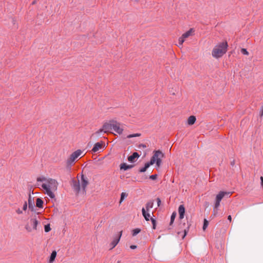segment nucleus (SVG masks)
Returning <instances> with one entry per match:
<instances>
[{"mask_svg": "<svg viewBox=\"0 0 263 263\" xmlns=\"http://www.w3.org/2000/svg\"><path fill=\"white\" fill-rule=\"evenodd\" d=\"M58 183L54 179L48 178L46 182H44L42 187L45 190L46 193L51 198L54 197V191L57 190Z\"/></svg>", "mask_w": 263, "mask_h": 263, "instance_id": "nucleus-1", "label": "nucleus"}, {"mask_svg": "<svg viewBox=\"0 0 263 263\" xmlns=\"http://www.w3.org/2000/svg\"><path fill=\"white\" fill-rule=\"evenodd\" d=\"M228 44L226 42L219 43L213 48L212 55L215 58H219L225 54L227 51Z\"/></svg>", "mask_w": 263, "mask_h": 263, "instance_id": "nucleus-2", "label": "nucleus"}, {"mask_svg": "<svg viewBox=\"0 0 263 263\" xmlns=\"http://www.w3.org/2000/svg\"><path fill=\"white\" fill-rule=\"evenodd\" d=\"M154 153L149 163L152 165L156 163L157 166L159 167L162 163V159L164 157V155L159 150L154 151Z\"/></svg>", "mask_w": 263, "mask_h": 263, "instance_id": "nucleus-3", "label": "nucleus"}, {"mask_svg": "<svg viewBox=\"0 0 263 263\" xmlns=\"http://www.w3.org/2000/svg\"><path fill=\"white\" fill-rule=\"evenodd\" d=\"M38 223L39 221L36 218H32L26 224L25 229L27 232H31L37 230V226Z\"/></svg>", "mask_w": 263, "mask_h": 263, "instance_id": "nucleus-4", "label": "nucleus"}, {"mask_svg": "<svg viewBox=\"0 0 263 263\" xmlns=\"http://www.w3.org/2000/svg\"><path fill=\"white\" fill-rule=\"evenodd\" d=\"M194 29L193 28H191L187 31L182 34L181 36L178 39V47H179L180 48H182L183 43L184 42L186 39L189 37L190 36H193L194 35Z\"/></svg>", "mask_w": 263, "mask_h": 263, "instance_id": "nucleus-5", "label": "nucleus"}, {"mask_svg": "<svg viewBox=\"0 0 263 263\" xmlns=\"http://www.w3.org/2000/svg\"><path fill=\"white\" fill-rule=\"evenodd\" d=\"M82 154V151L80 149H78L74 152L72 153L69 158L67 159V163L68 165H71L74 161Z\"/></svg>", "mask_w": 263, "mask_h": 263, "instance_id": "nucleus-6", "label": "nucleus"}, {"mask_svg": "<svg viewBox=\"0 0 263 263\" xmlns=\"http://www.w3.org/2000/svg\"><path fill=\"white\" fill-rule=\"evenodd\" d=\"M112 120L110 121L109 122H106L104 123V124L102 126V128L100 129L98 131L96 132V134H99L101 132H104L105 133H106L107 132H109L110 130L112 129Z\"/></svg>", "mask_w": 263, "mask_h": 263, "instance_id": "nucleus-7", "label": "nucleus"}, {"mask_svg": "<svg viewBox=\"0 0 263 263\" xmlns=\"http://www.w3.org/2000/svg\"><path fill=\"white\" fill-rule=\"evenodd\" d=\"M80 184L82 189L83 192L86 193V187L88 184V180L84 175H81V180H80Z\"/></svg>", "mask_w": 263, "mask_h": 263, "instance_id": "nucleus-8", "label": "nucleus"}, {"mask_svg": "<svg viewBox=\"0 0 263 263\" xmlns=\"http://www.w3.org/2000/svg\"><path fill=\"white\" fill-rule=\"evenodd\" d=\"M112 129L119 134H121L123 129L120 127V124L117 121L112 120Z\"/></svg>", "mask_w": 263, "mask_h": 263, "instance_id": "nucleus-9", "label": "nucleus"}, {"mask_svg": "<svg viewBox=\"0 0 263 263\" xmlns=\"http://www.w3.org/2000/svg\"><path fill=\"white\" fill-rule=\"evenodd\" d=\"M104 147L105 143L103 141H101L100 142L95 143L91 151L93 153H96L99 151L100 149L103 148Z\"/></svg>", "mask_w": 263, "mask_h": 263, "instance_id": "nucleus-10", "label": "nucleus"}, {"mask_svg": "<svg viewBox=\"0 0 263 263\" xmlns=\"http://www.w3.org/2000/svg\"><path fill=\"white\" fill-rule=\"evenodd\" d=\"M231 195V192L221 191L216 195L215 200L221 201V200L224 197H230Z\"/></svg>", "mask_w": 263, "mask_h": 263, "instance_id": "nucleus-11", "label": "nucleus"}, {"mask_svg": "<svg viewBox=\"0 0 263 263\" xmlns=\"http://www.w3.org/2000/svg\"><path fill=\"white\" fill-rule=\"evenodd\" d=\"M72 187L76 193H79L81 190V184L80 180H73L72 181Z\"/></svg>", "mask_w": 263, "mask_h": 263, "instance_id": "nucleus-12", "label": "nucleus"}, {"mask_svg": "<svg viewBox=\"0 0 263 263\" xmlns=\"http://www.w3.org/2000/svg\"><path fill=\"white\" fill-rule=\"evenodd\" d=\"M122 231L120 232L119 235L118 236H117L116 237H115L114 238V239L113 240V241L111 242L110 245L112 246L111 249L117 246V245L118 243V242L120 239V238L122 236Z\"/></svg>", "mask_w": 263, "mask_h": 263, "instance_id": "nucleus-13", "label": "nucleus"}, {"mask_svg": "<svg viewBox=\"0 0 263 263\" xmlns=\"http://www.w3.org/2000/svg\"><path fill=\"white\" fill-rule=\"evenodd\" d=\"M179 218L182 219L184 217L185 208L183 205H180L178 208Z\"/></svg>", "mask_w": 263, "mask_h": 263, "instance_id": "nucleus-14", "label": "nucleus"}, {"mask_svg": "<svg viewBox=\"0 0 263 263\" xmlns=\"http://www.w3.org/2000/svg\"><path fill=\"white\" fill-rule=\"evenodd\" d=\"M140 155L137 152H134L131 156L128 157V160L130 162H134L136 161V159H138Z\"/></svg>", "mask_w": 263, "mask_h": 263, "instance_id": "nucleus-15", "label": "nucleus"}, {"mask_svg": "<svg viewBox=\"0 0 263 263\" xmlns=\"http://www.w3.org/2000/svg\"><path fill=\"white\" fill-rule=\"evenodd\" d=\"M142 213L146 221H149V219H151V215L149 213L146 212V210L144 208L142 209Z\"/></svg>", "mask_w": 263, "mask_h": 263, "instance_id": "nucleus-16", "label": "nucleus"}, {"mask_svg": "<svg viewBox=\"0 0 263 263\" xmlns=\"http://www.w3.org/2000/svg\"><path fill=\"white\" fill-rule=\"evenodd\" d=\"M120 167L121 170H123L124 171L127 170L133 167V165H127V164L123 163H121L120 165Z\"/></svg>", "mask_w": 263, "mask_h": 263, "instance_id": "nucleus-17", "label": "nucleus"}, {"mask_svg": "<svg viewBox=\"0 0 263 263\" xmlns=\"http://www.w3.org/2000/svg\"><path fill=\"white\" fill-rule=\"evenodd\" d=\"M196 117L194 116H191L187 119V124L190 125H193L196 121Z\"/></svg>", "mask_w": 263, "mask_h": 263, "instance_id": "nucleus-18", "label": "nucleus"}, {"mask_svg": "<svg viewBox=\"0 0 263 263\" xmlns=\"http://www.w3.org/2000/svg\"><path fill=\"white\" fill-rule=\"evenodd\" d=\"M154 202L153 201H148L145 205V210L147 212H148L149 210L153 207Z\"/></svg>", "mask_w": 263, "mask_h": 263, "instance_id": "nucleus-19", "label": "nucleus"}, {"mask_svg": "<svg viewBox=\"0 0 263 263\" xmlns=\"http://www.w3.org/2000/svg\"><path fill=\"white\" fill-rule=\"evenodd\" d=\"M43 201L39 198H37L36 200V205L38 208H43Z\"/></svg>", "mask_w": 263, "mask_h": 263, "instance_id": "nucleus-20", "label": "nucleus"}, {"mask_svg": "<svg viewBox=\"0 0 263 263\" xmlns=\"http://www.w3.org/2000/svg\"><path fill=\"white\" fill-rule=\"evenodd\" d=\"M151 165H152V164H150L149 162L145 163L144 167L140 168L139 170V172L141 173L145 172L146 171V170L149 167V166Z\"/></svg>", "mask_w": 263, "mask_h": 263, "instance_id": "nucleus-21", "label": "nucleus"}, {"mask_svg": "<svg viewBox=\"0 0 263 263\" xmlns=\"http://www.w3.org/2000/svg\"><path fill=\"white\" fill-rule=\"evenodd\" d=\"M57 255V252L55 251H52L50 257V262H52L54 259Z\"/></svg>", "mask_w": 263, "mask_h": 263, "instance_id": "nucleus-22", "label": "nucleus"}, {"mask_svg": "<svg viewBox=\"0 0 263 263\" xmlns=\"http://www.w3.org/2000/svg\"><path fill=\"white\" fill-rule=\"evenodd\" d=\"M176 213L175 212H174L172 214L171 217V221H170V225H172L173 223L175 218L176 217Z\"/></svg>", "mask_w": 263, "mask_h": 263, "instance_id": "nucleus-23", "label": "nucleus"}, {"mask_svg": "<svg viewBox=\"0 0 263 263\" xmlns=\"http://www.w3.org/2000/svg\"><path fill=\"white\" fill-rule=\"evenodd\" d=\"M48 178H45V177H40L37 178V181L38 182H46Z\"/></svg>", "mask_w": 263, "mask_h": 263, "instance_id": "nucleus-24", "label": "nucleus"}, {"mask_svg": "<svg viewBox=\"0 0 263 263\" xmlns=\"http://www.w3.org/2000/svg\"><path fill=\"white\" fill-rule=\"evenodd\" d=\"M141 231V230L140 229L137 228L135 229L132 231V234L133 236H136L137 234H138L139 233H140Z\"/></svg>", "mask_w": 263, "mask_h": 263, "instance_id": "nucleus-25", "label": "nucleus"}, {"mask_svg": "<svg viewBox=\"0 0 263 263\" xmlns=\"http://www.w3.org/2000/svg\"><path fill=\"white\" fill-rule=\"evenodd\" d=\"M140 136H141V134L137 133V134L129 135L127 136V138H133V137H139Z\"/></svg>", "mask_w": 263, "mask_h": 263, "instance_id": "nucleus-26", "label": "nucleus"}, {"mask_svg": "<svg viewBox=\"0 0 263 263\" xmlns=\"http://www.w3.org/2000/svg\"><path fill=\"white\" fill-rule=\"evenodd\" d=\"M208 224H209L208 221L206 219H204L203 226V230H205V229L206 228V227L208 226Z\"/></svg>", "mask_w": 263, "mask_h": 263, "instance_id": "nucleus-27", "label": "nucleus"}, {"mask_svg": "<svg viewBox=\"0 0 263 263\" xmlns=\"http://www.w3.org/2000/svg\"><path fill=\"white\" fill-rule=\"evenodd\" d=\"M151 220L152 223L153 224V229H156V221L153 218H151Z\"/></svg>", "mask_w": 263, "mask_h": 263, "instance_id": "nucleus-28", "label": "nucleus"}, {"mask_svg": "<svg viewBox=\"0 0 263 263\" xmlns=\"http://www.w3.org/2000/svg\"><path fill=\"white\" fill-rule=\"evenodd\" d=\"M50 230H51V229H50V225H49V224H47V225H45V231L46 232H49Z\"/></svg>", "mask_w": 263, "mask_h": 263, "instance_id": "nucleus-29", "label": "nucleus"}, {"mask_svg": "<svg viewBox=\"0 0 263 263\" xmlns=\"http://www.w3.org/2000/svg\"><path fill=\"white\" fill-rule=\"evenodd\" d=\"M125 196H126V195L125 193H121L120 203L122 202V201L124 200Z\"/></svg>", "mask_w": 263, "mask_h": 263, "instance_id": "nucleus-30", "label": "nucleus"}, {"mask_svg": "<svg viewBox=\"0 0 263 263\" xmlns=\"http://www.w3.org/2000/svg\"><path fill=\"white\" fill-rule=\"evenodd\" d=\"M220 202V201L215 200V206H214V210L215 209H217V208L219 206Z\"/></svg>", "mask_w": 263, "mask_h": 263, "instance_id": "nucleus-31", "label": "nucleus"}, {"mask_svg": "<svg viewBox=\"0 0 263 263\" xmlns=\"http://www.w3.org/2000/svg\"><path fill=\"white\" fill-rule=\"evenodd\" d=\"M241 52L242 54H245V55H248L249 54V52L247 51V49H245V48H242L241 49Z\"/></svg>", "mask_w": 263, "mask_h": 263, "instance_id": "nucleus-32", "label": "nucleus"}, {"mask_svg": "<svg viewBox=\"0 0 263 263\" xmlns=\"http://www.w3.org/2000/svg\"><path fill=\"white\" fill-rule=\"evenodd\" d=\"M259 115L260 117L263 116V105L261 106L259 110Z\"/></svg>", "mask_w": 263, "mask_h": 263, "instance_id": "nucleus-33", "label": "nucleus"}, {"mask_svg": "<svg viewBox=\"0 0 263 263\" xmlns=\"http://www.w3.org/2000/svg\"><path fill=\"white\" fill-rule=\"evenodd\" d=\"M149 178L152 180H155L157 178V175H153L149 176Z\"/></svg>", "mask_w": 263, "mask_h": 263, "instance_id": "nucleus-34", "label": "nucleus"}, {"mask_svg": "<svg viewBox=\"0 0 263 263\" xmlns=\"http://www.w3.org/2000/svg\"><path fill=\"white\" fill-rule=\"evenodd\" d=\"M27 202H25L23 205V210L26 211L27 210Z\"/></svg>", "mask_w": 263, "mask_h": 263, "instance_id": "nucleus-35", "label": "nucleus"}, {"mask_svg": "<svg viewBox=\"0 0 263 263\" xmlns=\"http://www.w3.org/2000/svg\"><path fill=\"white\" fill-rule=\"evenodd\" d=\"M157 201L158 206H159L160 205V204H161V203L160 199L159 198H157Z\"/></svg>", "mask_w": 263, "mask_h": 263, "instance_id": "nucleus-36", "label": "nucleus"}, {"mask_svg": "<svg viewBox=\"0 0 263 263\" xmlns=\"http://www.w3.org/2000/svg\"><path fill=\"white\" fill-rule=\"evenodd\" d=\"M16 212L18 214H21L23 213L22 212V211L20 209H18L16 210Z\"/></svg>", "mask_w": 263, "mask_h": 263, "instance_id": "nucleus-37", "label": "nucleus"}, {"mask_svg": "<svg viewBox=\"0 0 263 263\" xmlns=\"http://www.w3.org/2000/svg\"><path fill=\"white\" fill-rule=\"evenodd\" d=\"M130 248L132 249H135L137 248V246L135 245H132L130 246Z\"/></svg>", "mask_w": 263, "mask_h": 263, "instance_id": "nucleus-38", "label": "nucleus"}, {"mask_svg": "<svg viewBox=\"0 0 263 263\" xmlns=\"http://www.w3.org/2000/svg\"><path fill=\"white\" fill-rule=\"evenodd\" d=\"M260 181H261V185L263 187V177H260Z\"/></svg>", "mask_w": 263, "mask_h": 263, "instance_id": "nucleus-39", "label": "nucleus"}, {"mask_svg": "<svg viewBox=\"0 0 263 263\" xmlns=\"http://www.w3.org/2000/svg\"><path fill=\"white\" fill-rule=\"evenodd\" d=\"M228 219L230 221H232V217L231 215H229L228 216Z\"/></svg>", "mask_w": 263, "mask_h": 263, "instance_id": "nucleus-40", "label": "nucleus"}, {"mask_svg": "<svg viewBox=\"0 0 263 263\" xmlns=\"http://www.w3.org/2000/svg\"><path fill=\"white\" fill-rule=\"evenodd\" d=\"M142 147L143 148H145L146 146L144 144H141V145H139V147Z\"/></svg>", "mask_w": 263, "mask_h": 263, "instance_id": "nucleus-41", "label": "nucleus"}, {"mask_svg": "<svg viewBox=\"0 0 263 263\" xmlns=\"http://www.w3.org/2000/svg\"><path fill=\"white\" fill-rule=\"evenodd\" d=\"M186 232H187V231H186V229H185V230H184V235L183 236V238H184V237H185V235H186Z\"/></svg>", "mask_w": 263, "mask_h": 263, "instance_id": "nucleus-42", "label": "nucleus"}]
</instances>
